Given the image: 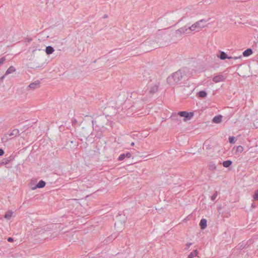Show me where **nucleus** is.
<instances>
[{
  "mask_svg": "<svg viewBox=\"0 0 258 258\" xmlns=\"http://www.w3.org/2000/svg\"><path fill=\"white\" fill-rule=\"evenodd\" d=\"M207 220L205 219H202L200 222V226L202 229H204L207 227Z\"/></svg>",
  "mask_w": 258,
  "mask_h": 258,
  "instance_id": "12",
  "label": "nucleus"
},
{
  "mask_svg": "<svg viewBox=\"0 0 258 258\" xmlns=\"http://www.w3.org/2000/svg\"><path fill=\"white\" fill-rule=\"evenodd\" d=\"M11 161V158H4L2 160L0 161V166L8 164Z\"/></svg>",
  "mask_w": 258,
  "mask_h": 258,
  "instance_id": "16",
  "label": "nucleus"
},
{
  "mask_svg": "<svg viewBox=\"0 0 258 258\" xmlns=\"http://www.w3.org/2000/svg\"><path fill=\"white\" fill-rule=\"evenodd\" d=\"M198 94L200 97L204 98L207 96V93L205 91H201L199 92Z\"/></svg>",
  "mask_w": 258,
  "mask_h": 258,
  "instance_id": "21",
  "label": "nucleus"
},
{
  "mask_svg": "<svg viewBox=\"0 0 258 258\" xmlns=\"http://www.w3.org/2000/svg\"><path fill=\"white\" fill-rule=\"evenodd\" d=\"M95 121L94 120H92V124L94 125V123H95Z\"/></svg>",
  "mask_w": 258,
  "mask_h": 258,
  "instance_id": "38",
  "label": "nucleus"
},
{
  "mask_svg": "<svg viewBox=\"0 0 258 258\" xmlns=\"http://www.w3.org/2000/svg\"><path fill=\"white\" fill-rule=\"evenodd\" d=\"M178 114L180 116L184 117V120H188L194 116L193 112H188L186 111H179L178 112Z\"/></svg>",
  "mask_w": 258,
  "mask_h": 258,
  "instance_id": "4",
  "label": "nucleus"
},
{
  "mask_svg": "<svg viewBox=\"0 0 258 258\" xmlns=\"http://www.w3.org/2000/svg\"><path fill=\"white\" fill-rule=\"evenodd\" d=\"M252 53V50L251 48H248L245 50L243 52V55L245 57H247Z\"/></svg>",
  "mask_w": 258,
  "mask_h": 258,
  "instance_id": "14",
  "label": "nucleus"
},
{
  "mask_svg": "<svg viewBox=\"0 0 258 258\" xmlns=\"http://www.w3.org/2000/svg\"><path fill=\"white\" fill-rule=\"evenodd\" d=\"M208 20L205 19H202L200 21L196 22V24L198 28H203L206 26V23L207 22Z\"/></svg>",
  "mask_w": 258,
  "mask_h": 258,
  "instance_id": "8",
  "label": "nucleus"
},
{
  "mask_svg": "<svg viewBox=\"0 0 258 258\" xmlns=\"http://www.w3.org/2000/svg\"><path fill=\"white\" fill-rule=\"evenodd\" d=\"M15 71H16L15 68L13 66H11L6 71V73H5V75H7L8 74L13 73Z\"/></svg>",
  "mask_w": 258,
  "mask_h": 258,
  "instance_id": "17",
  "label": "nucleus"
},
{
  "mask_svg": "<svg viewBox=\"0 0 258 258\" xmlns=\"http://www.w3.org/2000/svg\"><path fill=\"white\" fill-rule=\"evenodd\" d=\"M217 196H218V192L217 191H216L214 194L211 197V200L214 201V200H215V199H216V198L217 197Z\"/></svg>",
  "mask_w": 258,
  "mask_h": 258,
  "instance_id": "28",
  "label": "nucleus"
},
{
  "mask_svg": "<svg viewBox=\"0 0 258 258\" xmlns=\"http://www.w3.org/2000/svg\"><path fill=\"white\" fill-rule=\"evenodd\" d=\"M6 76V75H5V74L4 76H3L2 77H1V80L2 81H3V80L4 79V78H5V76Z\"/></svg>",
  "mask_w": 258,
  "mask_h": 258,
  "instance_id": "34",
  "label": "nucleus"
},
{
  "mask_svg": "<svg viewBox=\"0 0 258 258\" xmlns=\"http://www.w3.org/2000/svg\"><path fill=\"white\" fill-rule=\"evenodd\" d=\"M217 56L220 58L221 60H224L226 58H228V59H232V58H233L234 59H237L238 58H241V56H239L238 57H232V56H228L227 54L224 52V51H220V55H217Z\"/></svg>",
  "mask_w": 258,
  "mask_h": 258,
  "instance_id": "6",
  "label": "nucleus"
},
{
  "mask_svg": "<svg viewBox=\"0 0 258 258\" xmlns=\"http://www.w3.org/2000/svg\"><path fill=\"white\" fill-rule=\"evenodd\" d=\"M189 30V33L193 31H195L197 28H198L196 23L193 24L191 26L188 27Z\"/></svg>",
  "mask_w": 258,
  "mask_h": 258,
  "instance_id": "20",
  "label": "nucleus"
},
{
  "mask_svg": "<svg viewBox=\"0 0 258 258\" xmlns=\"http://www.w3.org/2000/svg\"><path fill=\"white\" fill-rule=\"evenodd\" d=\"M226 77L222 75V74H219L217 76H216L213 77V81L215 83L223 82L225 80Z\"/></svg>",
  "mask_w": 258,
  "mask_h": 258,
  "instance_id": "7",
  "label": "nucleus"
},
{
  "mask_svg": "<svg viewBox=\"0 0 258 258\" xmlns=\"http://www.w3.org/2000/svg\"><path fill=\"white\" fill-rule=\"evenodd\" d=\"M251 206L253 207H255V205H254V204H252Z\"/></svg>",
  "mask_w": 258,
  "mask_h": 258,
  "instance_id": "39",
  "label": "nucleus"
},
{
  "mask_svg": "<svg viewBox=\"0 0 258 258\" xmlns=\"http://www.w3.org/2000/svg\"><path fill=\"white\" fill-rule=\"evenodd\" d=\"M184 34H189V30L186 26L181 27L175 31V34L176 35H180Z\"/></svg>",
  "mask_w": 258,
  "mask_h": 258,
  "instance_id": "5",
  "label": "nucleus"
},
{
  "mask_svg": "<svg viewBox=\"0 0 258 258\" xmlns=\"http://www.w3.org/2000/svg\"><path fill=\"white\" fill-rule=\"evenodd\" d=\"M209 169L212 170V171H213L215 169H216V166L215 165V163H213V162H211L209 165Z\"/></svg>",
  "mask_w": 258,
  "mask_h": 258,
  "instance_id": "22",
  "label": "nucleus"
},
{
  "mask_svg": "<svg viewBox=\"0 0 258 258\" xmlns=\"http://www.w3.org/2000/svg\"><path fill=\"white\" fill-rule=\"evenodd\" d=\"M230 143L234 144L236 141V139L234 137H230L229 138Z\"/></svg>",
  "mask_w": 258,
  "mask_h": 258,
  "instance_id": "26",
  "label": "nucleus"
},
{
  "mask_svg": "<svg viewBox=\"0 0 258 258\" xmlns=\"http://www.w3.org/2000/svg\"><path fill=\"white\" fill-rule=\"evenodd\" d=\"M8 241L9 242H13L14 241V239H13V238L12 237H9L8 238Z\"/></svg>",
  "mask_w": 258,
  "mask_h": 258,
  "instance_id": "33",
  "label": "nucleus"
},
{
  "mask_svg": "<svg viewBox=\"0 0 258 258\" xmlns=\"http://www.w3.org/2000/svg\"><path fill=\"white\" fill-rule=\"evenodd\" d=\"M134 145H135V144H134V142H132V143H131V145L132 146H134Z\"/></svg>",
  "mask_w": 258,
  "mask_h": 258,
  "instance_id": "37",
  "label": "nucleus"
},
{
  "mask_svg": "<svg viewBox=\"0 0 258 258\" xmlns=\"http://www.w3.org/2000/svg\"><path fill=\"white\" fill-rule=\"evenodd\" d=\"M13 214V212H8L5 215V218L7 219H10L12 217Z\"/></svg>",
  "mask_w": 258,
  "mask_h": 258,
  "instance_id": "23",
  "label": "nucleus"
},
{
  "mask_svg": "<svg viewBox=\"0 0 258 258\" xmlns=\"http://www.w3.org/2000/svg\"><path fill=\"white\" fill-rule=\"evenodd\" d=\"M159 88V83L155 81L153 82L151 81L150 83H149L148 85V90H149V92L148 93V95L149 97H151L153 94L157 92Z\"/></svg>",
  "mask_w": 258,
  "mask_h": 258,
  "instance_id": "2",
  "label": "nucleus"
},
{
  "mask_svg": "<svg viewBox=\"0 0 258 258\" xmlns=\"http://www.w3.org/2000/svg\"><path fill=\"white\" fill-rule=\"evenodd\" d=\"M54 51V48L51 46H48L46 47L45 52L48 55L52 54Z\"/></svg>",
  "mask_w": 258,
  "mask_h": 258,
  "instance_id": "13",
  "label": "nucleus"
},
{
  "mask_svg": "<svg viewBox=\"0 0 258 258\" xmlns=\"http://www.w3.org/2000/svg\"><path fill=\"white\" fill-rule=\"evenodd\" d=\"M107 17H108L107 15H105L103 16V18H107Z\"/></svg>",
  "mask_w": 258,
  "mask_h": 258,
  "instance_id": "36",
  "label": "nucleus"
},
{
  "mask_svg": "<svg viewBox=\"0 0 258 258\" xmlns=\"http://www.w3.org/2000/svg\"><path fill=\"white\" fill-rule=\"evenodd\" d=\"M253 198L255 201H258V189L254 191Z\"/></svg>",
  "mask_w": 258,
  "mask_h": 258,
  "instance_id": "24",
  "label": "nucleus"
},
{
  "mask_svg": "<svg viewBox=\"0 0 258 258\" xmlns=\"http://www.w3.org/2000/svg\"><path fill=\"white\" fill-rule=\"evenodd\" d=\"M19 134V131L18 129L13 130L11 133H7L6 134L2 140L3 142L6 141L9 138H13V137H16Z\"/></svg>",
  "mask_w": 258,
  "mask_h": 258,
  "instance_id": "3",
  "label": "nucleus"
},
{
  "mask_svg": "<svg viewBox=\"0 0 258 258\" xmlns=\"http://www.w3.org/2000/svg\"><path fill=\"white\" fill-rule=\"evenodd\" d=\"M232 161L230 160H227L223 162V166L224 167H228L232 164Z\"/></svg>",
  "mask_w": 258,
  "mask_h": 258,
  "instance_id": "19",
  "label": "nucleus"
},
{
  "mask_svg": "<svg viewBox=\"0 0 258 258\" xmlns=\"http://www.w3.org/2000/svg\"><path fill=\"white\" fill-rule=\"evenodd\" d=\"M251 240H249V241H247L246 242H245L244 241L242 242L241 243H239V244L237 246V249H243L244 248H247V245L248 244H251Z\"/></svg>",
  "mask_w": 258,
  "mask_h": 258,
  "instance_id": "9",
  "label": "nucleus"
},
{
  "mask_svg": "<svg viewBox=\"0 0 258 258\" xmlns=\"http://www.w3.org/2000/svg\"><path fill=\"white\" fill-rule=\"evenodd\" d=\"M222 120V116L221 115H217L214 117L213 119V122L214 123H220Z\"/></svg>",
  "mask_w": 258,
  "mask_h": 258,
  "instance_id": "15",
  "label": "nucleus"
},
{
  "mask_svg": "<svg viewBox=\"0 0 258 258\" xmlns=\"http://www.w3.org/2000/svg\"><path fill=\"white\" fill-rule=\"evenodd\" d=\"M125 158H130L131 157V154L130 153V152H127L126 153H125Z\"/></svg>",
  "mask_w": 258,
  "mask_h": 258,
  "instance_id": "30",
  "label": "nucleus"
},
{
  "mask_svg": "<svg viewBox=\"0 0 258 258\" xmlns=\"http://www.w3.org/2000/svg\"><path fill=\"white\" fill-rule=\"evenodd\" d=\"M46 183L45 182L42 180H40L38 183L35 185V187H32V189H35L36 188H41L45 186Z\"/></svg>",
  "mask_w": 258,
  "mask_h": 258,
  "instance_id": "11",
  "label": "nucleus"
},
{
  "mask_svg": "<svg viewBox=\"0 0 258 258\" xmlns=\"http://www.w3.org/2000/svg\"><path fill=\"white\" fill-rule=\"evenodd\" d=\"M190 16V14H187V16Z\"/></svg>",
  "mask_w": 258,
  "mask_h": 258,
  "instance_id": "40",
  "label": "nucleus"
},
{
  "mask_svg": "<svg viewBox=\"0 0 258 258\" xmlns=\"http://www.w3.org/2000/svg\"><path fill=\"white\" fill-rule=\"evenodd\" d=\"M6 60L5 57H2L0 59V66L2 65Z\"/></svg>",
  "mask_w": 258,
  "mask_h": 258,
  "instance_id": "29",
  "label": "nucleus"
},
{
  "mask_svg": "<svg viewBox=\"0 0 258 258\" xmlns=\"http://www.w3.org/2000/svg\"><path fill=\"white\" fill-rule=\"evenodd\" d=\"M243 147L241 146H239L237 147L236 152H237L238 153H241L243 152Z\"/></svg>",
  "mask_w": 258,
  "mask_h": 258,
  "instance_id": "25",
  "label": "nucleus"
},
{
  "mask_svg": "<svg viewBox=\"0 0 258 258\" xmlns=\"http://www.w3.org/2000/svg\"><path fill=\"white\" fill-rule=\"evenodd\" d=\"M189 10V8H186V9H185V12H186V13H188V11Z\"/></svg>",
  "mask_w": 258,
  "mask_h": 258,
  "instance_id": "35",
  "label": "nucleus"
},
{
  "mask_svg": "<svg viewBox=\"0 0 258 258\" xmlns=\"http://www.w3.org/2000/svg\"><path fill=\"white\" fill-rule=\"evenodd\" d=\"M40 81L37 80L29 84L28 87L32 89H35L39 87Z\"/></svg>",
  "mask_w": 258,
  "mask_h": 258,
  "instance_id": "10",
  "label": "nucleus"
},
{
  "mask_svg": "<svg viewBox=\"0 0 258 258\" xmlns=\"http://www.w3.org/2000/svg\"><path fill=\"white\" fill-rule=\"evenodd\" d=\"M4 154V151L3 149H0V156L3 155Z\"/></svg>",
  "mask_w": 258,
  "mask_h": 258,
  "instance_id": "32",
  "label": "nucleus"
},
{
  "mask_svg": "<svg viewBox=\"0 0 258 258\" xmlns=\"http://www.w3.org/2000/svg\"><path fill=\"white\" fill-rule=\"evenodd\" d=\"M183 77L182 73L179 70L168 77L167 81L170 85L179 83Z\"/></svg>",
  "mask_w": 258,
  "mask_h": 258,
  "instance_id": "1",
  "label": "nucleus"
},
{
  "mask_svg": "<svg viewBox=\"0 0 258 258\" xmlns=\"http://www.w3.org/2000/svg\"><path fill=\"white\" fill-rule=\"evenodd\" d=\"M125 158V153H122V154H121L118 158V160L119 161H122L123 160V159H124V158Z\"/></svg>",
  "mask_w": 258,
  "mask_h": 258,
  "instance_id": "27",
  "label": "nucleus"
},
{
  "mask_svg": "<svg viewBox=\"0 0 258 258\" xmlns=\"http://www.w3.org/2000/svg\"><path fill=\"white\" fill-rule=\"evenodd\" d=\"M198 251L197 249L191 252L188 255L187 258H194L198 255Z\"/></svg>",
  "mask_w": 258,
  "mask_h": 258,
  "instance_id": "18",
  "label": "nucleus"
},
{
  "mask_svg": "<svg viewBox=\"0 0 258 258\" xmlns=\"http://www.w3.org/2000/svg\"><path fill=\"white\" fill-rule=\"evenodd\" d=\"M192 245V243H187L186 244V247L185 248V250H187L190 245Z\"/></svg>",
  "mask_w": 258,
  "mask_h": 258,
  "instance_id": "31",
  "label": "nucleus"
}]
</instances>
